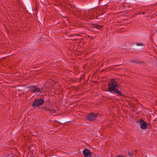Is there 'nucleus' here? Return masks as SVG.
I'll use <instances>...</instances> for the list:
<instances>
[{
	"label": "nucleus",
	"mask_w": 157,
	"mask_h": 157,
	"mask_svg": "<svg viewBox=\"0 0 157 157\" xmlns=\"http://www.w3.org/2000/svg\"><path fill=\"white\" fill-rule=\"evenodd\" d=\"M93 28L92 26H91V27H90V28H89L88 29V30L90 31H92L93 30H92V29Z\"/></svg>",
	"instance_id": "27"
},
{
	"label": "nucleus",
	"mask_w": 157,
	"mask_h": 157,
	"mask_svg": "<svg viewBox=\"0 0 157 157\" xmlns=\"http://www.w3.org/2000/svg\"><path fill=\"white\" fill-rule=\"evenodd\" d=\"M70 5L71 6V9H73L74 8H76L75 6H74L73 5H72L71 4H70Z\"/></svg>",
	"instance_id": "24"
},
{
	"label": "nucleus",
	"mask_w": 157,
	"mask_h": 157,
	"mask_svg": "<svg viewBox=\"0 0 157 157\" xmlns=\"http://www.w3.org/2000/svg\"><path fill=\"white\" fill-rule=\"evenodd\" d=\"M40 109L43 112H49L51 114L55 113L56 111L55 110L51 109L49 106H43L40 108Z\"/></svg>",
	"instance_id": "4"
},
{
	"label": "nucleus",
	"mask_w": 157,
	"mask_h": 157,
	"mask_svg": "<svg viewBox=\"0 0 157 157\" xmlns=\"http://www.w3.org/2000/svg\"><path fill=\"white\" fill-rule=\"evenodd\" d=\"M100 3V0H97L92 3V6L93 9H98L99 8V6L98 5Z\"/></svg>",
	"instance_id": "9"
},
{
	"label": "nucleus",
	"mask_w": 157,
	"mask_h": 157,
	"mask_svg": "<svg viewBox=\"0 0 157 157\" xmlns=\"http://www.w3.org/2000/svg\"><path fill=\"white\" fill-rule=\"evenodd\" d=\"M24 3L30 14L33 13V10L30 0H23Z\"/></svg>",
	"instance_id": "3"
},
{
	"label": "nucleus",
	"mask_w": 157,
	"mask_h": 157,
	"mask_svg": "<svg viewBox=\"0 0 157 157\" xmlns=\"http://www.w3.org/2000/svg\"><path fill=\"white\" fill-rule=\"evenodd\" d=\"M139 1H145V0H139Z\"/></svg>",
	"instance_id": "38"
},
{
	"label": "nucleus",
	"mask_w": 157,
	"mask_h": 157,
	"mask_svg": "<svg viewBox=\"0 0 157 157\" xmlns=\"http://www.w3.org/2000/svg\"><path fill=\"white\" fill-rule=\"evenodd\" d=\"M89 36V37H90V36L91 37H92V38H91V39H94L93 37V36Z\"/></svg>",
	"instance_id": "37"
},
{
	"label": "nucleus",
	"mask_w": 157,
	"mask_h": 157,
	"mask_svg": "<svg viewBox=\"0 0 157 157\" xmlns=\"http://www.w3.org/2000/svg\"><path fill=\"white\" fill-rule=\"evenodd\" d=\"M48 99L46 101H46V103H49L50 102V97L48 96Z\"/></svg>",
	"instance_id": "23"
},
{
	"label": "nucleus",
	"mask_w": 157,
	"mask_h": 157,
	"mask_svg": "<svg viewBox=\"0 0 157 157\" xmlns=\"http://www.w3.org/2000/svg\"><path fill=\"white\" fill-rule=\"evenodd\" d=\"M138 122L140 126V128L142 129H145L147 128V123L143 119L140 118L137 121Z\"/></svg>",
	"instance_id": "5"
},
{
	"label": "nucleus",
	"mask_w": 157,
	"mask_h": 157,
	"mask_svg": "<svg viewBox=\"0 0 157 157\" xmlns=\"http://www.w3.org/2000/svg\"><path fill=\"white\" fill-rule=\"evenodd\" d=\"M130 107L134 108L135 107V105L134 104L132 103L131 105H130Z\"/></svg>",
	"instance_id": "26"
},
{
	"label": "nucleus",
	"mask_w": 157,
	"mask_h": 157,
	"mask_svg": "<svg viewBox=\"0 0 157 157\" xmlns=\"http://www.w3.org/2000/svg\"><path fill=\"white\" fill-rule=\"evenodd\" d=\"M71 122L70 120L68 118H65V122Z\"/></svg>",
	"instance_id": "22"
},
{
	"label": "nucleus",
	"mask_w": 157,
	"mask_h": 157,
	"mask_svg": "<svg viewBox=\"0 0 157 157\" xmlns=\"http://www.w3.org/2000/svg\"><path fill=\"white\" fill-rule=\"evenodd\" d=\"M108 88L107 91H108L113 94H116L117 96H121L125 97V94L122 92L121 86L118 85L117 82L114 79H112L108 83Z\"/></svg>",
	"instance_id": "1"
},
{
	"label": "nucleus",
	"mask_w": 157,
	"mask_h": 157,
	"mask_svg": "<svg viewBox=\"0 0 157 157\" xmlns=\"http://www.w3.org/2000/svg\"><path fill=\"white\" fill-rule=\"evenodd\" d=\"M56 122L58 123H60L62 124H63L66 123L65 122V118H63L60 120L59 121H58L57 120H55Z\"/></svg>",
	"instance_id": "13"
},
{
	"label": "nucleus",
	"mask_w": 157,
	"mask_h": 157,
	"mask_svg": "<svg viewBox=\"0 0 157 157\" xmlns=\"http://www.w3.org/2000/svg\"><path fill=\"white\" fill-rule=\"evenodd\" d=\"M128 104H129V105H131L130 104V103H128Z\"/></svg>",
	"instance_id": "42"
},
{
	"label": "nucleus",
	"mask_w": 157,
	"mask_h": 157,
	"mask_svg": "<svg viewBox=\"0 0 157 157\" xmlns=\"http://www.w3.org/2000/svg\"><path fill=\"white\" fill-rule=\"evenodd\" d=\"M28 88L31 89V91L32 93H40V88L37 87L36 86L31 85L28 86Z\"/></svg>",
	"instance_id": "7"
},
{
	"label": "nucleus",
	"mask_w": 157,
	"mask_h": 157,
	"mask_svg": "<svg viewBox=\"0 0 157 157\" xmlns=\"http://www.w3.org/2000/svg\"><path fill=\"white\" fill-rule=\"evenodd\" d=\"M10 154H7L6 155V156H7V157H10Z\"/></svg>",
	"instance_id": "32"
},
{
	"label": "nucleus",
	"mask_w": 157,
	"mask_h": 157,
	"mask_svg": "<svg viewBox=\"0 0 157 157\" xmlns=\"http://www.w3.org/2000/svg\"><path fill=\"white\" fill-rule=\"evenodd\" d=\"M86 9L90 8V10L93 9V8L92 6V3H90L88 5L85 6L84 7Z\"/></svg>",
	"instance_id": "16"
},
{
	"label": "nucleus",
	"mask_w": 157,
	"mask_h": 157,
	"mask_svg": "<svg viewBox=\"0 0 157 157\" xmlns=\"http://www.w3.org/2000/svg\"><path fill=\"white\" fill-rule=\"evenodd\" d=\"M43 157H47V156L46 155H44V156Z\"/></svg>",
	"instance_id": "36"
},
{
	"label": "nucleus",
	"mask_w": 157,
	"mask_h": 157,
	"mask_svg": "<svg viewBox=\"0 0 157 157\" xmlns=\"http://www.w3.org/2000/svg\"><path fill=\"white\" fill-rule=\"evenodd\" d=\"M117 157H125L124 156L122 155H120L117 156Z\"/></svg>",
	"instance_id": "28"
},
{
	"label": "nucleus",
	"mask_w": 157,
	"mask_h": 157,
	"mask_svg": "<svg viewBox=\"0 0 157 157\" xmlns=\"http://www.w3.org/2000/svg\"><path fill=\"white\" fill-rule=\"evenodd\" d=\"M36 10H37V8H36V9H35V11H36Z\"/></svg>",
	"instance_id": "39"
},
{
	"label": "nucleus",
	"mask_w": 157,
	"mask_h": 157,
	"mask_svg": "<svg viewBox=\"0 0 157 157\" xmlns=\"http://www.w3.org/2000/svg\"><path fill=\"white\" fill-rule=\"evenodd\" d=\"M64 10H66V11H67L68 9H67V7L66 6H64Z\"/></svg>",
	"instance_id": "29"
},
{
	"label": "nucleus",
	"mask_w": 157,
	"mask_h": 157,
	"mask_svg": "<svg viewBox=\"0 0 157 157\" xmlns=\"http://www.w3.org/2000/svg\"><path fill=\"white\" fill-rule=\"evenodd\" d=\"M84 157H92V153L90 150L85 148L82 152Z\"/></svg>",
	"instance_id": "8"
},
{
	"label": "nucleus",
	"mask_w": 157,
	"mask_h": 157,
	"mask_svg": "<svg viewBox=\"0 0 157 157\" xmlns=\"http://www.w3.org/2000/svg\"><path fill=\"white\" fill-rule=\"evenodd\" d=\"M89 77H90V76H89L88 77L87 79V80L86 81V82H87L89 80Z\"/></svg>",
	"instance_id": "33"
},
{
	"label": "nucleus",
	"mask_w": 157,
	"mask_h": 157,
	"mask_svg": "<svg viewBox=\"0 0 157 157\" xmlns=\"http://www.w3.org/2000/svg\"><path fill=\"white\" fill-rule=\"evenodd\" d=\"M102 2L101 4V5L105 7V8H106L107 6H108V4L109 3V2L108 1H102Z\"/></svg>",
	"instance_id": "14"
},
{
	"label": "nucleus",
	"mask_w": 157,
	"mask_h": 157,
	"mask_svg": "<svg viewBox=\"0 0 157 157\" xmlns=\"http://www.w3.org/2000/svg\"><path fill=\"white\" fill-rule=\"evenodd\" d=\"M143 13V14H145V13H144V12H143V13Z\"/></svg>",
	"instance_id": "40"
},
{
	"label": "nucleus",
	"mask_w": 157,
	"mask_h": 157,
	"mask_svg": "<svg viewBox=\"0 0 157 157\" xmlns=\"http://www.w3.org/2000/svg\"><path fill=\"white\" fill-rule=\"evenodd\" d=\"M77 79H78V78H74L72 81L73 82H75L77 81Z\"/></svg>",
	"instance_id": "25"
},
{
	"label": "nucleus",
	"mask_w": 157,
	"mask_h": 157,
	"mask_svg": "<svg viewBox=\"0 0 157 157\" xmlns=\"http://www.w3.org/2000/svg\"><path fill=\"white\" fill-rule=\"evenodd\" d=\"M97 12H94L92 14L90 15V17L91 18V19L96 18L97 16Z\"/></svg>",
	"instance_id": "15"
},
{
	"label": "nucleus",
	"mask_w": 157,
	"mask_h": 157,
	"mask_svg": "<svg viewBox=\"0 0 157 157\" xmlns=\"http://www.w3.org/2000/svg\"><path fill=\"white\" fill-rule=\"evenodd\" d=\"M40 93H42V92H44V87H41V88H40Z\"/></svg>",
	"instance_id": "21"
},
{
	"label": "nucleus",
	"mask_w": 157,
	"mask_h": 157,
	"mask_svg": "<svg viewBox=\"0 0 157 157\" xmlns=\"http://www.w3.org/2000/svg\"><path fill=\"white\" fill-rule=\"evenodd\" d=\"M95 115H96V118H97V117L99 115V114L98 113H96V114H95Z\"/></svg>",
	"instance_id": "34"
},
{
	"label": "nucleus",
	"mask_w": 157,
	"mask_h": 157,
	"mask_svg": "<svg viewBox=\"0 0 157 157\" xmlns=\"http://www.w3.org/2000/svg\"><path fill=\"white\" fill-rule=\"evenodd\" d=\"M38 21H39V22L40 23V24H41L42 23L44 24V21H43L41 19V18L40 17H39L38 19Z\"/></svg>",
	"instance_id": "18"
},
{
	"label": "nucleus",
	"mask_w": 157,
	"mask_h": 157,
	"mask_svg": "<svg viewBox=\"0 0 157 157\" xmlns=\"http://www.w3.org/2000/svg\"><path fill=\"white\" fill-rule=\"evenodd\" d=\"M138 101V100H136V101Z\"/></svg>",
	"instance_id": "43"
},
{
	"label": "nucleus",
	"mask_w": 157,
	"mask_h": 157,
	"mask_svg": "<svg viewBox=\"0 0 157 157\" xmlns=\"http://www.w3.org/2000/svg\"><path fill=\"white\" fill-rule=\"evenodd\" d=\"M133 151L132 150L131 151H129L128 152V155H130V156H133Z\"/></svg>",
	"instance_id": "19"
},
{
	"label": "nucleus",
	"mask_w": 157,
	"mask_h": 157,
	"mask_svg": "<svg viewBox=\"0 0 157 157\" xmlns=\"http://www.w3.org/2000/svg\"><path fill=\"white\" fill-rule=\"evenodd\" d=\"M144 44H143L141 43H138L136 44V45L133 47V48H134L140 49L141 47L140 46H144Z\"/></svg>",
	"instance_id": "12"
},
{
	"label": "nucleus",
	"mask_w": 157,
	"mask_h": 157,
	"mask_svg": "<svg viewBox=\"0 0 157 157\" xmlns=\"http://www.w3.org/2000/svg\"><path fill=\"white\" fill-rule=\"evenodd\" d=\"M85 119L90 122L94 121L96 120V116L94 113L91 112L85 117Z\"/></svg>",
	"instance_id": "6"
},
{
	"label": "nucleus",
	"mask_w": 157,
	"mask_h": 157,
	"mask_svg": "<svg viewBox=\"0 0 157 157\" xmlns=\"http://www.w3.org/2000/svg\"><path fill=\"white\" fill-rule=\"evenodd\" d=\"M44 102V98L34 99V101L32 104L33 107H37L43 105Z\"/></svg>",
	"instance_id": "2"
},
{
	"label": "nucleus",
	"mask_w": 157,
	"mask_h": 157,
	"mask_svg": "<svg viewBox=\"0 0 157 157\" xmlns=\"http://www.w3.org/2000/svg\"><path fill=\"white\" fill-rule=\"evenodd\" d=\"M66 8H67V9H68V10L69 12V13H70L71 11V10H70V9H69V8H68V7H67Z\"/></svg>",
	"instance_id": "35"
},
{
	"label": "nucleus",
	"mask_w": 157,
	"mask_h": 157,
	"mask_svg": "<svg viewBox=\"0 0 157 157\" xmlns=\"http://www.w3.org/2000/svg\"><path fill=\"white\" fill-rule=\"evenodd\" d=\"M102 15H103V14H98V13H97L96 19H100L102 18Z\"/></svg>",
	"instance_id": "17"
},
{
	"label": "nucleus",
	"mask_w": 157,
	"mask_h": 157,
	"mask_svg": "<svg viewBox=\"0 0 157 157\" xmlns=\"http://www.w3.org/2000/svg\"><path fill=\"white\" fill-rule=\"evenodd\" d=\"M139 60V59H135L134 60H131L130 61V63H134L137 64H143L144 65L145 64V63L144 61H140Z\"/></svg>",
	"instance_id": "11"
},
{
	"label": "nucleus",
	"mask_w": 157,
	"mask_h": 157,
	"mask_svg": "<svg viewBox=\"0 0 157 157\" xmlns=\"http://www.w3.org/2000/svg\"><path fill=\"white\" fill-rule=\"evenodd\" d=\"M103 1V0H100V2L101 1ZM104 1H108L109 2V3L110 2V0H104Z\"/></svg>",
	"instance_id": "30"
},
{
	"label": "nucleus",
	"mask_w": 157,
	"mask_h": 157,
	"mask_svg": "<svg viewBox=\"0 0 157 157\" xmlns=\"http://www.w3.org/2000/svg\"><path fill=\"white\" fill-rule=\"evenodd\" d=\"M85 74H84L82 76H81L80 78L79 82H80L81 80H82L83 78H84L85 77Z\"/></svg>",
	"instance_id": "20"
},
{
	"label": "nucleus",
	"mask_w": 157,
	"mask_h": 157,
	"mask_svg": "<svg viewBox=\"0 0 157 157\" xmlns=\"http://www.w3.org/2000/svg\"><path fill=\"white\" fill-rule=\"evenodd\" d=\"M109 68V67H108V68H107L106 69H103L102 71H101V72H103V71H106V70H107L108 68Z\"/></svg>",
	"instance_id": "31"
},
{
	"label": "nucleus",
	"mask_w": 157,
	"mask_h": 157,
	"mask_svg": "<svg viewBox=\"0 0 157 157\" xmlns=\"http://www.w3.org/2000/svg\"><path fill=\"white\" fill-rule=\"evenodd\" d=\"M111 156H112V153H111Z\"/></svg>",
	"instance_id": "41"
},
{
	"label": "nucleus",
	"mask_w": 157,
	"mask_h": 157,
	"mask_svg": "<svg viewBox=\"0 0 157 157\" xmlns=\"http://www.w3.org/2000/svg\"><path fill=\"white\" fill-rule=\"evenodd\" d=\"M89 24L92 26L93 28H95L100 30H101L103 27V25H100L96 23H90V24Z\"/></svg>",
	"instance_id": "10"
}]
</instances>
